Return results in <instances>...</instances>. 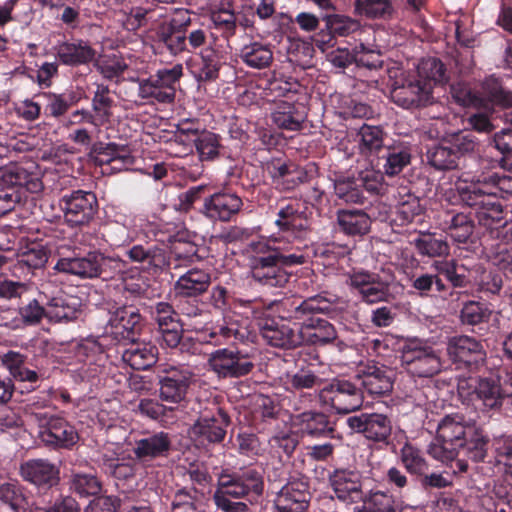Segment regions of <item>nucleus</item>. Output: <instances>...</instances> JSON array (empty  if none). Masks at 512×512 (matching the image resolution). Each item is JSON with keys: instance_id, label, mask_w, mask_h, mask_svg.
Masks as SVG:
<instances>
[{"instance_id": "nucleus-26", "label": "nucleus", "mask_w": 512, "mask_h": 512, "mask_svg": "<svg viewBox=\"0 0 512 512\" xmlns=\"http://www.w3.org/2000/svg\"><path fill=\"white\" fill-rule=\"evenodd\" d=\"M231 419L228 413L222 408L211 415L199 417L193 426V433L196 440L202 445L221 443L226 436V429Z\"/></svg>"}, {"instance_id": "nucleus-37", "label": "nucleus", "mask_w": 512, "mask_h": 512, "mask_svg": "<svg viewBox=\"0 0 512 512\" xmlns=\"http://www.w3.org/2000/svg\"><path fill=\"white\" fill-rule=\"evenodd\" d=\"M246 338V328L242 327L237 321L225 319L222 324L213 326L203 340L214 346H220L226 343L244 342Z\"/></svg>"}, {"instance_id": "nucleus-2", "label": "nucleus", "mask_w": 512, "mask_h": 512, "mask_svg": "<svg viewBox=\"0 0 512 512\" xmlns=\"http://www.w3.org/2000/svg\"><path fill=\"white\" fill-rule=\"evenodd\" d=\"M253 256L250 263L252 279L268 288H284L292 273L288 268L309 262V251L292 246L257 241L250 245Z\"/></svg>"}, {"instance_id": "nucleus-19", "label": "nucleus", "mask_w": 512, "mask_h": 512, "mask_svg": "<svg viewBox=\"0 0 512 512\" xmlns=\"http://www.w3.org/2000/svg\"><path fill=\"white\" fill-rule=\"evenodd\" d=\"M19 473L38 493H47L60 484V467L45 458L29 459L20 464Z\"/></svg>"}, {"instance_id": "nucleus-30", "label": "nucleus", "mask_w": 512, "mask_h": 512, "mask_svg": "<svg viewBox=\"0 0 512 512\" xmlns=\"http://www.w3.org/2000/svg\"><path fill=\"white\" fill-rule=\"evenodd\" d=\"M162 401L177 404L185 397L189 386L188 372L173 365L162 364Z\"/></svg>"}, {"instance_id": "nucleus-21", "label": "nucleus", "mask_w": 512, "mask_h": 512, "mask_svg": "<svg viewBox=\"0 0 512 512\" xmlns=\"http://www.w3.org/2000/svg\"><path fill=\"white\" fill-rule=\"evenodd\" d=\"M457 389L461 397L478 399L488 409H497L505 404L503 384L492 378L463 379L458 382Z\"/></svg>"}, {"instance_id": "nucleus-46", "label": "nucleus", "mask_w": 512, "mask_h": 512, "mask_svg": "<svg viewBox=\"0 0 512 512\" xmlns=\"http://www.w3.org/2000/svg\"><path fill=\"white\" fill-rule=\"evenodd\" d=\"M354 14L375 20L392 19L395 9L391 0H355Z\"/></svg>"}, {"instance_id": "nucleus-53", "label": "nucleus", "mask_w": 512, "mask_h": 512, "mask_svg": "<svg viewBox=\"0 0 512 512\" xmlns=\"http://www.w3.org/2000/svg\"><path fill=\"white\" fill-rule=\"evenodd\" d=\"M410 281L411 287L415 289L417 294L421 297H430L434 296L436 293H443L446 291L444 282L437 274H413Z\"/></svg>"}, {"instance_id": "nucleus-14", "label": "nucleus", "mask_w": 512, "mask_h": 512, "mask_svg": "<svg viewBox=\"0 0 512 512\" xmlns=\"http://www.w3.org/2000/svg\"><path fill=\"white\" fill-rule=\"evenodd\" d=\"M319 397L338 414L353 412L359 409L364 401L363 391L358 382L337 378L320 390Z\"/></svg>"}, {"instance_id": "nucleus-8", "label": "nucleus", "mask_w": 512, "mask_h": 512, "mask_svg": "<svg viewBox=\"0 0 512 512\" xmlns=\"http://www.w3.org/2000/svg\"><path fill=\"white\" fill-rule=\"evenodd\" d=\"M457 191L461 201L474 211V218L480 226L488 229L504 226L512 221L505 220L506 212L497 194L485 190L480 182L459 184Z\"/></svg>"}, {"instance_id": "nucleus-24", "label": "nucleus", "mask_w": 512, "mask_h": 512, "mask_svg": "<svg viewBox=\"0 0 512 512\" xmlns=\"http://www.w3.org/2000/svg\"><path fill=\"white\" fill-rule=\"evenodd\" d=\"M362 473L355 468H337L329 475L336 497L345 503H359L365 499Z\"/></svg>"}, {"instance_id": "nucleus-57", "label": "nucleus", "mask_w": 512, "mask_h": 512, "mask_svg": "<svg viewBox=\"0 0 512 512\" xmlns=\"http://www.w3.org/2000/svg\"><path fill=\"white\" fill-rule=\"evenodd\" d=\"M171 306L162 302V342L169 348L175 349L179 345L182 338V328L178 321L172 316L165 314L170 312Z\"/></svg>"}, {"instance_id": "nucleus-25", "label": "nucleus", "mask_w": 512, "mask_h": 512, "mask_svg": "<svg viewBox=\"0 0 512 512\" xmlns=\"http://www.w3.org/2000/svg\"><path fill=\"white\" fill-rule=\"evenodd\" d=\"M141 316L133 307L117 308L108 322L109 333L118 342L127 345L135 343L141 330Z\"/></svg>"}, {"instance_id": "nucleus-10", "label": "nucleus", "mask_w": 512, "mask_h": 512, "mask_svg": "<svg viewBox=\"0 0 512 512\" xmlns=\"http://www.w3.org/2000/svg\"><path fill=\"white\" fill-rule=\"evenodd\" d=\"M4 181L9 186L0 189V217L14 210L17 204L27 198L28 192L37 193L43 188L38 176L22 166L9 168Z\"/></svg>"}, {"instance_id": "nucleus-33", "label": "nucleus", "mask_w": 512, "mask_h": 512, "mask_svg": "<svg viewBox=\"0 0 512 512\" xmlns=\"http://www.w3.org/2000/svg\"><path fill=\"white\" fill-rule=\"evenodd\" d=\"M303 434L314 438H335V422L319 411H305L296 416Z\"/></svg>"}, {"instance_id": "nucleus-55", "label": "nucleus", "mask_w": 512, "mask_h": 512, "mask_svg": "<svg viewBox=\"0 0 512 512\" xmlns=\"http://www.w3.org/2000/svg\"><path fill=\"white\" fill-rule=\"evenodd\" d=\"M47 261V249L42 244L31 243L18 254L17 264L20 267H27L29 270H35L44 267Z\"/></svg>"}, {"instance_id": "nucleus-20", "label": "nucleus", "mask_w": 512, "mask_h": 512, "mask_svg": "<svg viewBox=\"0 0 512 512\" xmlns=\"http://www.w3.org/2000/svg\"><path fill=\"white\" fill-rule=\"evenodd\" d=\"M346 424L352 433L362 434L367 440L387 444L392 433V420L385 414L365 413L349 416Z\"/></svg>"}, {"instance_id": "nucleus-15", "label": "nucleus", "mask_w": 512, "mask_h": 512, "mask_svg": "<svg viewBox=\"0 0 512 512\" xmlns=\"http://www.w3.org/2000/svg\"><path fill=\"white\" fill-rule=\"evenodd\" d=\"M208 365L219 378H240L248 375L255 365L252 358L237 348H220L209 354Z\"/></svg>"}, {"instance_id": "nucleus-1", "label": "nucleus", "mask_w": 512, "mask_h": 512, "mask_svg": "<svg viewBox=\"0 0 512 512\" xmlns=\"http://www.w3.org/2000/svg\"><path fill=\"white\" fill-rule=\"evenodd\" d=\"M488 433L475 425L464 422L459 414L446 415L437 425V436L427 448V453L441 462L452 461L462 453L474 463L485 462L489 457Z\"/></svg>"}, {"instance_id": "nucleus-22", "label": "nucleus", "mask_w": 512, "mask_h": 512, "mask_svg": "<svg viewBox=\"0 0 512 512\" xmlns=\"http://www.w3.org/2000/svg\"><path fill=\"white\" fill-rule=\"evenodd\" d=\"M243 205L236 192L222 189L204 199L201 211L211 221L229 222L240 213Z\"/></svg>"}, {"instance_id": "nucleus-43", "label": "nucleus", "mask_w": 512, "mask_h": 512, "mask_svg": "<svg viewBox=\"0 0 512 512\" xmlns=\"http://www.w3.org/2000/svg\"><path fill=\"white\" fill-rule=\"evenodd\" d=\"M411 243L421 257L435 258L449 254V244L446 239L436 233H420Z\"/></svg>"}, {"instance_id": "nucleus-45", "label": "nucleus", "mask_w": 512, "mask_h": 512, "mask_svg": "<svg viewBox=\"0 0 512 512\" xmlns=\"http://www.w3.org/2000/svg\"><path fill=\"white\" fill-rule=\"evenodd\" d=\"M398 457L406 472L415 479L430 468L424 452L408 441L400 448Z\"/></svg>"}, {"instance_id": "nucleus-34", "label": "nucleus", "mask_w": 512, "mask_h": 512, "mask_svg": "<svg viewBox=\"0 0 512 512\" xmlns=\"http://www.w3.org/2000/svg\"><path fill=\"white\" fill-rule=\"evenodd\" d=\"M422 85L429 86V92L433 93L435 86L448 83L449 74L445 64L436 57L423 58L416 70L411 72Z\"/></svg>"}, {"instance_id": "nucleus-27", "label": "nucleus", "mask_w": 512, "mask_h": 512, "mask_svg": "<svg viewBox=\"0 0 512 512\" xmlns=\"http://www.w3.org/2000/svg\"><path fill=\"white\" fill-rule=\"evenodd\" d=\"M349 282L362 301L368 304L385 301L390 296L389 283L383 281L378 274L365 271L354 272Z\"/></svg>"}, {"instance_id": "nucleus-39", "label": "nucleus", "mask_w": 512, "mask_h": 512, "mask_svg": "<svg viewBox=\"0 0 512 512\" xmlns=\"http://www.w3.org/2000/svg\"><path fill=\"white\" fill-rule=\"evenodd\" d=\"M80 307L81 301L78 297H54L47 306V319L53 322L76 320L81 313Z\"/></svg>"}, {"instance_id": "nucleus-31", "label": "nucleus", "mask_w": 512, "mask_h": 512, "mask_svg": "<svg viewBox=\"0 0 512 512\" xmlns=\"http://www.w3.org/2000/svg\"><path fill=\"white\" fill-rule=\"evenodd\" d=\"M203 191L202 186L184 190L178 184H164L162 194L164 193L165 203L162 204V213L167 214L170 210L178 213L187 212L200 198Z\"/></svg>"}, {"instance_id": "nucleus-50", "label": "nucleus", "mask_w": 512, "mask_h": 512, "mask_svg": "<svg viewBox=\"0 0 512 512\" xmlns=\"http://www.w3.org/2000/svg\"><path fill=\"white\" fill-rule=\"evenodd\" d=\"M482 87L484 95L492 105L501 108L512 107V91L503 84L501 79L495 76L487 77Z\"/></svg>"}, {"instance_id": "nucleus-12", "label": "nucleus", "mask_w": 512, "mask_h": 512, "mask_svg": "<svg viewBox=\"0 0 512 512\" xmlns=\"http://www.w3.org/2000/svg\"><path fill=\"white\" fill-rule=\"evenodd\" d=\"M390 96L397 106L410 110L424 108L435 102L429 86L422 85L411 72L402 73L395 78Z\"/></svg>"}, {"instance_id": "nucleus-13", "label": "nucleus", "mask_w": 512, "mask_h": 512, "mask_svg": "<svg viewBox=\"0 0 512 512\" xmlns=\"http://www.w3.org/2000/svg\"><path fill=\"white\" fill-rule=\"evenodd\" d=\"M173 225V229H178L182 225V220L177 217L172 222H166L167 228H162V244L167 242L166 255H162V272L164 266L168 269H176L180 266H186L198 260V246L189 240H186L179 231L175 235L170 234L169 226Z\"/></svg>"}, {"instance_id": "nucleus-32", "label": "nucleus", "mask_w": 512, "mask_h": 512, "mask_svg": "<svg viewBox=\"0 0 512 512\" xmlns=\"http://www.w3.org/2000/svg\"><path fill=\"white\" fill-rule=\"evenodd\" d=\"M377 165L381 166L384 174L388 176L398 175L410 164L411 151L408 143L398 142L387 145L377 156Z\"/></svg>"}, {"instance_id": "nucleus-63", "label": "nucleus", "mask_w": 512, "mask_h": 512, "mask_svg": "<svg viewBox=\"0 0 512 512\" xmlns=\"http://www.w3.org/2000/svg\"><path fill=\"white\" fill-rule=\"evenodd\" d=\"M234 447L240 455L246 457L260 456L263 453L258 435L248 430H240L235 438Z\"/></svg>"}, {"instance_id": "nucleus-44", "label": "nucleus", "mask_w": 512, "mask_h": 512, "mask_svg": "<svg viewBox=\"0 0 512 512\" xmlns=\"http://www.w3.org/2000/svg\"><path fill=\"white\" fill-rule=\"evenodd\" d=\"M239 56L245 65L259 70L268 68L273 61V51L270 45L257 41L244 45Z\"/></svg>"}, {"instance_id": "nucleus-11", "label": "nucleus", "mask_w": 512, "mask_h": 512, "mask_svg": "<svg viewBox=\"0 0 512 512\" xmlns=\"http://www.w3.org/2000/svg\"><path fill=\"white\" fill-rule=\"evenodd\" d=\"M400 361L402 367L414 377L431 379L442 369L438 352L431 346L419 341L404 344Z\"/></svg>"}, {"instance_id": "nucleus-35", "label": "nucleus", "mask_w": 512, "mask_h": 512, "mask_svg": "<svg viewBox=\"0 0 512 512\" xmlns=\"http://www.w3.org/2000/svg\"><path fill=\"white\" fill-rule=\"evenodd\" d=\"M339 230L347 236L362 237L371 228L370 216L361 209H339L336 213Z\"/></svg>"}, {"instance_id": "nucleus-4", "label": "nucleus", "mask_w": 512, "mask_h": 512, "mask_svg": "<svg viewBox=\"0 0 512 512\" xmlns=\"http://www.w3.org/2000/svg\"><path fill=\"white\" fill-rule=\"evenodd\" d=\"M339 298L335 295L326 297L317 294L304 300L287 298L280 306L288 309V317L298 321L301 325L303 341L306 339L313 345L324 346L337 339V331L330 322L318 317V314L335 318L339 315Z\"/></svg>"}, {"instance_id": "nucleus-7", "label": "nucleus", "mask_w": 512, "mask_h": 512, "mask_svg": "<svg viewBox=\"0 0 512 512\" xmlns=\"http://www.w3.org/2000/svg\"><path fill=\"white\" fill-rule=\"evenodd\" d=\"M310 214L305 202L280 198L276 202L273 221L277 232L273 233L266 241L309 251L303 237L310 229Z\"/></svg>"}, {"instance_id": "nucleus-3", "label": "nucleus", "mask_w": 512, "mask_h": 512, "mask_svg": "<svg viewBox=\"0 0 512 512\" xmlns=\"http://www.w3.org/2000/svg\"><path fill=\"white\" fill-rule=\"evenodd\" d=\"M264 493V477L255 467L225 468L217 475L212 501L221 512H250L244 502H258Z\"/></svg>"}, {"instance_id": "nucleus-28", "label": "nucleus", "mask_w": 512, "mask_h": 512, "mask_svg": "<svg viewBox=\"0 0 512 512\" xmlns=\"http://www.w3.org/2000/svg\"><path fill=\"white\" fill-rule=\"evenodd\" d=\"M393 371L388 367L367 366L362 374L357 376V382L365 394L370 397H382L388 395L393 389Z\"/></svg>"}, {"instance_id": "nucleus-42", "label": "nucleus", "mask_w": 512, "mask_h": 512, "mask_svg": "<svg viewBox=\"0 0 512 512\" xmlns=\"http://www.w3.org/2000/svg\"><path fill=\"white\" fill-rule=\"evenodd\" d=\"M385 133L381 126L363 124L357 133L358 149L365 157L378 156L381 149H384Z\"/></svg>"}, {"instance_id": "nucleus-38", "label": "nucleus", "mask_w": 512, "mask_h": 512, "mask_svg": "<svg viewBox=\"0 0 512 512\" xmlns=\"http://www.w3.org/2000/svg\"><path fill=\"white\" fill-rule=\"evenodd\" d=\"M90 155L98 165L108 164L111 161H122L124 165L134 164V157L128 146L116 143L96 142L90 149Z\"/></svg>"}, {"instance_id": "nucleus-51", "label": "nucleus", "mask_w": 512, "mask_h": 512, "mask_svg": "<svg viewBox=\"0 0 512 512\" xmlns=\"http://www.w3.org/2000/svg\"><path fill=\"white\" fill-rule=\"evenodd\" d=\"M492 313L488 305L470 300L463 304L459 318L461 323L465 326H477L488 323Z\"/></svg>"}, {"instance_id": "nucleus-62", "label": "nucleus", "mask_w": 512, "mask_h": 512, "mask_svg": "<svg viewBox=\"0 0 512 512\" xmlns=\"http://www.w3.org/2000/svg\"><path fill=\"white\" fill-rule=\"evenodd\" d=\"M421 214L420 199L416 196L408 195L407 199L400 201L396 206L394 222L397 225L405 226L412 223Z\"/></svg>"}, {"instance_id": "nucleus-47", "label": "nucleus", "mask_w": 512, "mask_h": 512, "mask_svg": "<svg viewBox=\"0 0 512 512\" xmlns=\"http://www.w3.org/2000/svg\"><path fill=\"white\" fill-rule=\"evenodd\" d=\"M0 502L14 512H27L31 508L25 488L17 482L0 484Z\"/></svg>"}, {"instance_id": "nucleus-9", "label": "nucleus", "mask_w": 512, "mask_h": 512, "mask_svg": "<svg viewBox=\"0 0 512 512\" xmlns=\"http://www.w3.org/2000/svg\"><path fill=\"white\" fill-rule=\"evenodd\" d=\"M287 299L280 302H271L268 309L283 314L278 317L264 315L258 321V327L262 338L270 346L281 349H294L303 343V334L300 329L291 326L288 317V309L280 306Z\"/></svg>"}, {"instance_id": "nucleus-58", "label": "nucleus", "mask_w": 512, "mask_h": 512, "mask_svg": "<svg viewBox=\"0 0 512 512\" xmlns=\"http://www.w3.org/2000/svg\"><path fill=\"white\" fill-rule=\"evenodd\" d=\"M325 26L330 29L334 36L345 37L360 30L359 20L342 14H331L323 17Z\"/></svg>"}, {"instance_id": "nucleus-54", "label": "nucleus", "mask_w": 512, "mask_h": 512, "mask_svg": "<svg viewBox=\"0 0 512 512\" xmlns=\"http://www.w3.org/2000/svg\"><path fill=\"white\" fill-rule=\"evenodd\" d=\"M429 163L437 170H452L457 168L458 160L450 143L434 146L427 152Z\"/></svg>"}, {"instance_id": "nucleus-60", "label": "nucleus", "mask_w": 512, "mask_h": 512, "mask_svg": "<svg viewBox=\"0 0 512 512\" xmlns=\"http://www.w3.org/2000/svg\"><path fill=\"white\" fill-rule=\"evenodd\" d=\"M447 143H450L458 161L461 157L472 156L477 153L480 145L478 138L469 131L452 135Z\"/></svg>"}, {"instance_id": "nucleus-64", "label": "nucleus", "mask_w": 512, "mask_h": 512, "mask_svg": "<svg viewBox=\"0 0 512 512\" xmlns=\"http://www.w3.org/2000/svg\"><path fill=\"white\" fill-rule=\"evenodd\" d=\"M190 22V13L187 9L162 7V30L185 31Z\"/></svg>"}, {"instance_id": "nucleus-5", "label": "nucleus", "mask_w": 512, "mask_h": 512, "mask_svg": "<svg viewBox=\"0 0 512 512\" xmlns=\"http://www.w3.org/2000/svg\"><path fill=\"white\" fill-rule=\"evenodd\" d=\"M195 146L201 161L218 158L222 145L220 136L210 131H199L194 121L171 123L162 114V153L184 157Z\"/></svg>"}, {"instance_id": "nucleus-59", "label": "nucleus", "mask_w": 512, "mask_h": 512, "mask_svg": "<svg viewBox=\"0 0 512 512\" xmlns=\"http://www.w3.org/2000/svg\"><path fill=\"white\" fill-rule=\"evenodd\" d=\"M361 502L369 505L372 512H402L400 503L388 492L371 490Z\"/></svg>"}, {"instance_id": "nucleus-56", "label": "nucleus", "mask_w": 512, "mask_h": 512, "mask_svg": "<svg viewBox=\"0 0 512 512\" xmlns=\"http://www.w3.org/2000/svg\"><path fill=\"white\" fill-rule=\"evenodd\" d=\"M268 444L271 451L280 457H290L299 445V436L292 430L278 431L269 438Z\"/></svg>"}, {"instance_id": "nucleus-29", "label": "nucleus", "mask_w": 512, "mask_h": 512, "mask_svg": "<svg viewBox=\"0 0 512 512\" xmlns=\"http://www.w3.org/2000/svg\"><path fill=\"white\" fill-rule=\"evenodd\" d=\"M271 118L279 129L299 131L307 118V108L298 101L281 100L275 104Z\"/></svg>"}, {"instance_id": "nucleus-61", "label": "nucleus", "mask_w": 512, "mask_h": 512, "mask_svg": "<svg viewBox=\"0 0 512 512\" xmlns=\"http://www.w3.org/2000/svg\"><path fill=\"white\" fill-rule=\"evenodd\" d=\"M70 489L80 496H96L101 492L99 479L93 474L73 473L70 479Z\"/></svg>"}, {"instance_id": "nucleus-49", "label": "nucleus", "mask_w": 512, "mask_h": 512, "mask_svg": "<svg viewBox=\"0 0 512 512\" xmlns=\"http://www.w3.org/2000/svg\"><path fill=\"white\" fill-rule=\"evenodd\" d=\"M446 223L448 234L455 242L467 243L474 233V218L470 214L463 212L452 214Z\"/></svg>"}, {"instance_id": "nucleus-17", "label": "nucleus", "mask_w": 512, "mask_h": 512, "mask_svg": "<svg viewBox=\"0 0 512 512\" xmlns=\"http://www.w3.org/2000/svg\"><path fill=\"white\" fill-rule=\"evenodd\" d=\"M449 359L458 368L476 371L486 360V350L481 340L468 335H456L447 343Z\"/></svg>"}, {"instance_id": "nucleus-23", "label": "nucleus", "mask_w": 512, "mask_h": 512, "mask_svg": "<svg viewBox=\"0 0 512 512\" xmlns=\"http://www.w3.org/2000/svg\"><path fill=\"white\" fill-rule=\"evenodd\" d=\"M36 417L41 422V439L46 445L70 449L78 442L79 435L76 429L64 418L42 413L36 414Z\"/></svg>"}, {"instance_id": "nucleus-40", "label": "nucleus", "mask_w": 512, "mask_h": 512, "mask_svg": "<svg viewBox=\"0 0 512 512\" xmlns=\"http://www.w3.org/2000/svg\"><path fill=\"white\" fill-rule=\"evenodd\" d=\"M210 280V275L206 271L190 269L176 281L175 291L182 296L196 297L208 289Z\"/></svg>"}, {"instance_id": "nucleus-52", "label": "nucleus", "mask_w": 512, "mask_h": 512, "mask_svg": "<svg viewBox=\"0 0 512 512\" xmlns=\"http://www.w3.org/2000/svg\"><path fill=\"white\" fill-rule=\"evenodd\" d=\"M489 146L496 149L501 157L496 160L498 165L505 169H512V129H502L491 137L489 140Z\"/></svg>"}, {"instance_id": "nucleus-16", "label": "nucleus", "mask_w": 512, "mask_h": 512, "mask_svg": "<svg viewBox=\"0 0 512 512\" xmlns=\"http://www.w3.org/2000/svg\"><path fill=\"white\" fill-rule=\"evenodd\" d=\"M60 205L65 222L71 227L88 225L98 211L97 197L91 191H71L61 198Z\"/></svg>"}, {"instance_id": "nucleus-6", "label": "nucleus", "mask_w": 512, "mask_h": 512, "mask_svg": "<svg viewBox=\"0 0 512 512\" xmlns=\"http://www.w3.org/2000/svg\"><path fill=\"white\" fill-rule=\"evenodd\" d=\"M126 262L118 256L106 255L99 250L86 253L74 247L69 254L61 253L54 269L80 279H114L126 270Z\"/></svg>"}, {"instance_id": "nucleus-18", "label": "nucleus", "mask_w": 512, "mask_h": 512, "mask_svg": "<svg viewBox=\"0 0 512 512\" xmlns=\"http://www.w3.org/2000/svg\"><path fill=\"white\" fill-rule=\"evenodd\" d=\"M311 497L308 477L294 472L292 480L283 484L277 493L274 504L277 512H306Z\"/></svg>"}, {"instance_id": "nucleus-36", "label": "nucleus", "mask_w": 512, "mask_h": 512, "mask_svg": "<svg viewBox=\"0 0 512 512\" xmlns=\"http://www.w3.org/2000/svg\"><path fill=\"white\" fill-rule=\"evenodd\" d=\"M58 60L69 66H78L91 62L95 57V50L84 41L61 42L54 46Z\"/></svg>"}, {"instance_id": "nucleus-48", "label": "nucleus", "mask_w": 512, "mask_h": 512, "mask_svg": "<svg viewBox=\"0 0 512 512\" xmlns=\"http://www.w3.org/2000/svg\"><path fill=\"white\" fill-rule=\"evenodd\" d=\"M201 63L195 72L198 82H214L219 77V71L223 65L220 52L212 47H206L200 53Z\"/></svg>"}, {"instance_id": "nucleus-41", "label": "nucleus", "mask_w": 512, "mask_h": 512, "mask_svg": "<svg viewBox=\"0 0 512 512\" xmlns=\"http://www.w3.org/2000/svg\"><path fill=\"white\" fill-rule=\"evenodd\" d=\"M333 186L336 197L346 204L363 205L367 200L358 176L355 174L337 176Z\"/></svg>"}]
</instances>
